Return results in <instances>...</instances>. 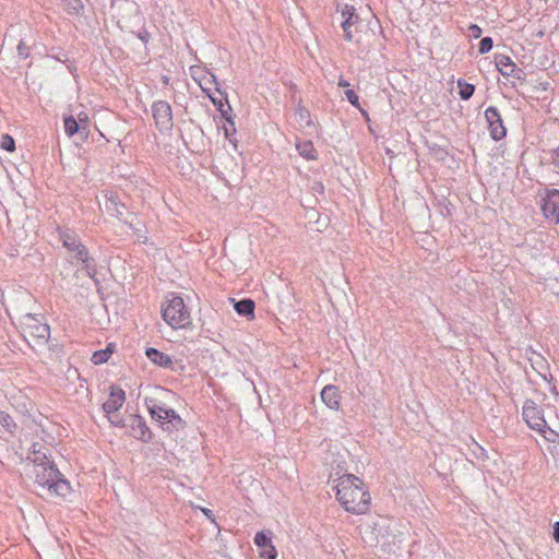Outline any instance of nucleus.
<instances>
[{"label": "nucleus", "mask_w": 559, "mask_h": 559, "mask_svg": "<svg viewBox=\"0 0 559 559\" xmlns=\"http://www.w3.org/2000/svg\"><path fill=\"white\" fill-rule=\"evenodd\" d=\"M336 499L343 508L354 514H364L370 504V493L364 488L360 478L353 474H345L338 478L336 485Z\"/></svg>", "instance_id": "1"}, {"label": "nucleus", "mask_w": 559, "mask_h": 559, "mask_svg": "<svg viewBox=\"0 0 559 559\" xmlns=\"http://www.w3.org/2000/svg\"><path fill=\"white\" fill-rule=\"evenodd\" d=\"M36 484L46 488L49 493L58 497H67L71 491L68 479L60 473L55 463L39 464L34 468Z\"/></svg>", "instance_id": "2"}, {"label": "nucleus", "mask_w": 559, "mask_h": 559, "mask_svg": "<svg viewBox=\"0 0 559 559\" xmlns=\"http://www.w3.org/2000/svg\"><path fill=\"white\" fill-rule=\"evenodd\" d=\"M24 338L31 337L35 345L44 346L48 343L50 336V326L44 322L41 314L26 313L20 319Z\"/></svg>", "instance_id": "3"}, {"label": "nucleus", "mask_w": 559, "mask_h": 559, "mask_svg": "<svg viewBox=\"0 0 559 559\" xmlns=\"http://www.w3.org/2000/svg\"><path fill=\"white\" fill-rule=\"evenodd\" d=\"M162 317L171 328H185L191 323L190 311L182 297L173 295L167 305L162 307Z\"/></svg>", "instance_id": "4"}, {"label": "nucleus", "mask_w": 559, "mask_h": 559, "mask_svg": "<svg viewBox=\"0 0 559 559\" xmlns=\"http://www.w3.org/2000/svg\"><path fill=\"white\" fill-rule=\"evenodd\" d=\"M152 115L155 126L160 133H167L174 128L173 109L166 100H155L152 104Z\"/></svg>", "instance_id": "5"}, {"label": "nucleus", "mask_w": 559, "mask_h": 559, "mask_svg": "<svg viewBox=\"0 0 559 559\" xmlns=\"http://www.w3.org/2000/svg\"><path fill=\"white\" fill-rule=\"evenodd\" d=\"M59 239L62 242V246L70 252L73 253V258L79 261L84 257L88 249L86 246L80 240L78 234L70 228H61L58 227Z\"/></svg>", "instance_id": "6"}, {"label": "nucleus", "mask_w": 559, "mask_h": 559, "mask_svg": "<svg viewBox=\"0 0 559 559\" xmlns=\"http://www.w3.org/2000/svg\"><path fill=\"white\" fill-rule=\"evenodd\" d=\"M522 416L528 427L536 431L543 432L544 428L547 427L543 409L533 400L524 402Z\"/></svg>", "instance_id": "7"}, {"label": "nucleus", "mask_w": 559, "mask_h": 559, "mask_svg": "<svg viewBox=\"0 0 559 559\" xmlns=\"http://www.w3.org/2000/svg\"><path fill=\"white\" fill-rule=\"evenodd\" d=\"M485 118L488 123L490 138L493 141H500L507 135V128L503 123L500 111L495 106H489L485 110Z\"/></svg>", "instance_id": "8"}, {"label": "nucleus", "mask_w": 559, "mask_h": 559, "mask_svg": "<svg viewBox=\"0 0 559 559\" xmlns=\"http://www.w3.org/2000/svg\"><path fill=\"white\" fill-rule=\"evenodd\" d=\"M540 209H542L544 216L548 221H551L555 224L559 223V190L558 189L547 190L546 197L543 199Z\"/></svg>", "instance_id": "9"}, {"label": "nucleus", "mask_w": 559, "mask_h": 559, "mask_svg": "<svg viewBox=\"0 0 559 559\" xmlns=\"http://www.w3.org/2000/svg\"><path fill=\"white\" fill-rule=\"evenodd\" d=\"M254 544L259 549L262 559H276L277 550L272 544V532L260 531L254 536Z\"/></svg>", "instance_id": "10"}, {"label": "nucleus", "mask_w": 559, "mask_h": 559, "mask_svg": "<svg viewBox=\"0 0 559 559\" xmlns=\"http://www.w3.org/2000/svg\"><path fill=\"white\" fill-rule=\"evenodd\" d=\"M496 66L498 71L503 76H512L520 81H525L526 73L523 69L518 67L510 57L500 55L496 59Z\"/></svg>", "instance_id": "11"}, {"label": "nucleus", "mask_w": 559, "mask_h": 559, "mask_svg": "<svg viewBox=\"0 0 559 559\" xmlns=\"http://www.w3.org/2000/svg\"><path fill=\"white\" fill-rule=\"evenodd\" d=\"M124 401V391L120 386L112 384L109 388V397L103 404V409L107 416L114 415L119 408L122 407Z\"/></svg>", "instance_id": "12"}, {"label": "nucleus", "mask_w": 559, "mask_h": 559, "mask_svg": "<svg viewBox=\"0 0 559 559\" xmlns=\"http://www.w3.org/2000/svg\"><path fill=\"white\" fill-rule=\"evenodd\" d=\"M132 430V436L141 440L142 442L148 443L153 440V433L146 425L145 419L140 415H131L130 423L128 424Z\"/></svg>", "instance_id": "13"}, {"label": "nucleus", "mask_w": 559, "mask_h": 559, "mask_svg": "<svg viewBox=\"0 0 559 559\" xmlns=\"http://www.w3.org/2000/svg\"><path fill=\"white\" fill-rule=\"evenodd\" d=\"M342 15L344 17V21L342 22V28L344 31V39L347 41H353L358 39L355 38L354 33L348 32V27L355 26L359 21L360 17L356 13V10L354 7L346 5L345 9L342 11Z\"/></svg>", "instance_id": "14"}, {"label": "nucleus", "mask_w": 559, "mask_h": 559, "mask_svg": "<svg viewBox=\"0 0 559 559\" xmlns=\"http://www.w3.org/2000/svg\"><path fill=\"white\" fill-rule=\"evenodd\" d=\"M163 421L164 424H159V426L164 431H167L168 433L183 429L186 426V421L180 417V415L175 409L169 407L164 414Z\"/></svg>", "instance_id": "15"}, {"label": "nucleus", "mask_w": 559, "mask_h": 559, "mask_svg": "<svg viewBox=\"0 0 559 559\" xmlns=\"http://www.w3.org/2000/svg\"><path fill=\"white\" fill-rule=\"evenodd\" d=\"M64 122V132L69 138L73 135H78L81 140H86L90 134V129H86L85 126L81 124L76 118L72 115L66 116L63 118Z\"/></svg>", "instance_id": "16"}, {"label": "nucleus", "mask_w": 559, "mask_h": 559, "mask_svg": "<svg viewBox=\"0 0 559 559\" xmlns=\"http://www.w3.org/2000/svg\"><path fill=\"white\" fill-rule=\"evenodd\" d=\"M321 400L329 408L337 411L341 406L338 388L332 384L325 385L321 391Z\"/></svg>", "instance_id": "17"}, {"label": "nucleus", "mask_w": 559, "mask_h": 559, "mask_svg": "<svg viewBox=\"0 0 559 559\" xmlns=\"http://www.w3.org/2000/svg\"><path fill=\"white\" fill-rule=\"evenodd\" d=\"M145 355L154 365L166 369H174V361L169 355L154 347H147L145 350Z\"/></svg>", "instance_id": "18"}, {"label": "nucleus", "mask_w": 559, "mask_h": 559, "mask_svg": "<svg viewBox=\"0 0 559 559\" xmlns=\"http://www.w3.org/2000/svg\"><path fill=\"white\" fill-rule=\"evenodd\" d=\"M144 404L147 407V411L152 419H154L158 424H164L163 417L168 407L164 403L158 402L154 397H145Z\"/></svg>", "instance_id": "19"}, {"label": "nucleus", "mask_w": 559, "mask_h": 559, "mask_svg": "<svg viewBox=\"0 0 559 559\" xmlns=\"http://www.w3.org/2000/svg\"><path fill=\"white\" fill-rule=\"evenodd\" d=\"M78 262L83 264V269L86 274L93 280L94 284L98 287L100 285V281L96 277L97 273V263L96 260L90 255V251L82 257Z\"/></svg>", "instance_id": "20"}, {"label": "nucleus", "mask_w": 559, "mask_h": 559, "mask_svg": "<svg viewBox=\"0 0 559 559\" xmlns=\"http://www.w3.org/2000/svg\"><path fill=\"white\" fill-rule=\"evenodd\" d=\"M296 150L307 160H316L318 158L317 150L310 140L297 141Z\"/></svg>", "instance_id": "21"}, {"label": "nucleus", "mask_w": 559, "mask_h": 559, "mask_svg": "<svg viewBox=\"0 0 559 559\" xmlns=\"http://www.w3.org/2000/svg\"><path fill=\"white\" fill-rule=\"evenodd\" d=\"M254 301L250 298H243L239 301H235L234 309L235 311L242 317L253 318L254 317Z\"/></svg>", "instance_id": "22"}, {"label": "nucleus", "mask_w": 559, "mask_h": 559, "mask_svg": "<svg viewBox=\"0 0 559 559\" xmlns=\"http://www.w3.org/2000/svg\"><path fill=\"white\" fill-rule=\"evenodd\" d=\"M193 79L198 81L200 87L214 85L215 91L219 95H225V92L221 90L219 83L217 82L216 76L212 72L201 71V75L198 78L193 75Z\"/></svg>", "instance_id": "23"}, {"label": "nucleus", "mask_w": 559, "mask_h": 559, "mask_svg": "<svg viewBox=\"0 0 559 559\" xmlns=\"http://www.w3.org/2000/svg\"><path fill=\"white\" fill-rule=\"evenodd\" d=\"M295 117L301 128L313 126L310 111L301 105L300 98L298 99L297 106L295 108Z\"/></svg>", "instance_id": "24"}, {"label": "nucleus", "mask_w": 559, "mask_h": 559, "mask_svg": "<svg viewBox=\"0 0 559 559\" xmlns=\"http://www.w3.org/2000/svg\"><path fill=\"white\" fill-rule=\"evenodd\" d=\"M105 206L107 212L111 213L118 219H122L124 205L120 202L118 195L110 194V197L107 198Z\"/></svg>", "instance_id": "25"}, {"label": "nucleus", "mask_w": 559, "mask_h": 559, "mask_svg": "<svg viewBox=\"0 0 559 559\" xmlns=\"http://www.w3.org/2000/svg\"><path fill=\"white\" fill-rule=\"evenodd\" d=\"M63 8L71 15H79L84 9L82 0H61Z\"/></svg>", "instance_id": "26"}, {"label": "nucleus", "mask_w": 559, "mask_h": 559, "mask_svg": "<svg viewBox=\"0 0 559 559\" xmlns=\"http://www.w3.org/2000/svg\"><path fill=\"white\" fill-rule=\"evenodd\" d=\"M457 85H459V95H460V98L462 100H468L474 92H475V86L471 83H467L466 81H464L463 79H460L457 81Z\"/></svg>", "instance_id": "27"}, {"label": "nucleus", "mask_w": 559, "mask_h": 559, "mask_svg": "<svg viewBox=\"0 0 559 559\" xmlns=\"http://www.w3.org/2000/svg\"><path fill=\"white\" fill-rule=\"evenodd\" d=\"M427 147L429 150V153L437 160L443 162L447 158V156L449 155L447 148L437 143H428L427 142Z\"/></svg>", "instance_id": "28"}, {"label": "nucleus", "mask_w": 559, "mask_h": 559, "mask_svg": "<svg viewBox=\"0 0 559 559\" xmlns=\"http://www.w3.org/2000/svg\"><path fill=\"white\" fill-rule=\"evenodd\" d=\"M33 457L31 459L34 463V468L39 467V464H51L52 461L48 460V456L45 452L41 451H32Z\"/></svg>", "instance_id": "29"}, {"label": "nucleus", "mask_w": 559, "mask_h": 559, "mask_svg": "<svg viewBox=\"0 0 559 559\" xmlns=\"http://www.w3.org/2000/svg\"><path fill=\"white\" fill-rule=\"evenodd\" d=\"M224 97V100L226 102V106L223 108V111H219L221 116L229 123V126H233V131L236 132L235 123L233 120V117L230 116L231 107L227 99V93L225 92V95H222Z\"/></svg>", "instance_id": "30"}, {"label": "nucleus", "mask_w": 559, "mask_h": 559, "mask_svg": "<svg viewBox=\"0 0 559 559\" xmlns=\"http://www.w3.org/2000/svg\"><path fill=\"white\" fill-rule=\"evenodd\" d=\"M0 147L7 152H14L15 151L14 139L8 133L2 134L1 140H0Z\"/></svg>", "instance_id": "31"}, {"label": "nucleus", "mask_w": 559, "mask_h": 559, "mask_svg": "<svg viewBox=\"0 0 559 559\" xmlns=\"http://www.w3.org/2000/svg\"><path fill=\"white\" fill-rule=\"evenodd\" d=\"M0 425L5 428L7 431L13 432V428L16 427L14 420L7 412H0Z\"/></svg>", "instance_id": "32"}, {"label": "nucleus", "mask_w": 559, "mask_h": 559, "mask_svg": "<svg viewBox=\"0 0 559 559\" xmlns=\"http://www.w3.org/2000/svg\"><path fill=\"white\" fill-rule=\"evenodd\" d=\"M492 47H493L492 38L489 36L483 37L478 45V52L480 55H485V53L489 52L492 49Z\"/></svg>", "instance_id": "33"}, {"label": "nucleus", "mask_w": 559, "mask_h": 559, "mask_svg": "<svg viewBox=\"0 0 559 559\" xmlns=\"http://www.w3.org/2000/svg\"><path fill=\"white\" fill-rule=\"evenodd\" d=\"M109 359L108 354L105 353L103 349L95 350L91 357V361L94 365H102L107 362Z\"/></svg>", "instance_id": "34"}, {"label": "nucleus", "mask_w": 559, "mask_h": 559, "mask_svg": "<svg viewBox=\"0 0 559 559\" xmlns=\"http://www.w3.org/2000/svg\"><path fill=\"white\" fill-rule=\"evenodd\" d=\"M16 50L19 57L22 59H27L31 56V47L24 40H20Z\"/></svg>", "instance_id": "35"}, {"label": "nucleus", "mask_w": 559, "mask_h": 559, "mask_svg": "<svg viewBox=\"0 0 559 559\" xmlns=\"http://www.w3.org/2000/svg\"><path fill=\"white\" fill-rule=\"evenodd\" d=\"M345 96L352 106H354L355 108H359V96L356 94L354 90H346Z\"/></svg>", "instance_id": "36"}, {"label": "nucleus", "mask_w": 559, "mask_h": 559, "mask_svg": "<svg viewBox=\"0 0 559 559\" xmlns=\"http://www.w3.org/2000/svg\"><path fill=\"white\" fill-rule=\"evenodd\" d=\"M210 100L216 107V109L218 111H223V108L226 106V102L224 100L223 96H221V97L210 96Z\"/></svg>", "instance_id": "37"}, {"label": "nucleus", "mask_w": 559, "mask_h": 559, "mask_svg": "<svg viewBox=\"0 0 559 559\" xmlns=\"http://www.w3.org/2000/svg\"><path fill=\"white\" fill-rule=\"evenodd\" d=\"M468 31H469L471 36H473L474 38H479L483 34L481 28L477 24H472L468 27Z\"/></svg>", "instance_id": "38"}, {"label": "nucleus", "mask_w": 559, "mask_h": 559, "mask_svg": "<svg viewBox=\"0 0 559 559\" xmlns=\"http://www.w3.org/2000/svg\"><path fill=\"white\" fill-rule=\"evenodd\" d=\"M454 209L453 204H451V202H449L448 200L444 201V205H443V209L441 210V214L443 216H451L452 215V210Z\"/></svg>", "instance_id": "39"}, {"label": "nucleus", "mask_w": 559, "mask_h": 559, "mask_svg": "<svg viewBox=\"0 0 559 559\" xmlns=\"http://www.w3.org/2000/svg\"><path fill=\"white\" fill-rule=\"evenodd\" d=\"M76 120H78L81 124L85 126V127H86V129H90V120H88V116H87V114H86V112H83V111H82V112H80V114L78 115Z\"/></svg>", "instance_id": "40"}, {"label": "nucleus", "mask_w": 559, "mask_h": 559, "mask_svg": "<svg viewBox=\"0 0 559 559\" xmlns=\"http://www.w3.org/2000/svg\"><path fill=\"white\" fill-rule=\"evenodd\" d=\"M550 156L555 167L559 168V146L550 151Z\"/></svg>", "instance_id": "41"}, {"label": "nucleus", "mask_w": 559, "mask_h": 559, "mask_svg": "<svg viewBox=\"0 0 559 559\" xmlns=\"http://www.w3.org/2000/svg\"><path fill=\"white\" fill-rule=\"evenodd\" d=\"M138 38L146 44L151 37V34L146 29H142L136 34Z\"/></svg>", "instance_id": "42"}, {"label": "nucleus", "mask_w": 559, "mask_h": 559, "mask_svg": "<svg viewBox=\"0 0 559 559\" xmlns=\"http://www.w3.org/2000/svg\"><path fill=\"white\" fill-rule=\"evenodd\" d=\"M108 419H109V421H110L114 426H117V427H124V426H127V424L124 423V420H122V419H117V416H114V417H112L111 415H109V416H108Z\"/></svg>", "instance_id": "43"}, {"label": "nucleus", "mask_w": 559, "mask_h": 559, "mask_svg": "<svg viewBox=\"0 0 559 559\" xmlns=\"http://www.w3.org/2000/svg\"><path fill=\"white\" fill-rule=\"evenodd\" d=\"M552 528V537L557 543H559V521L555 522Z\"/></svg>", "instance_id": "44"}, {"label": "nucleus", "mask_w": 559, "mask_h": 559, "mask_svg": "<svg viewBox=\"0 0 559 559\" xmlns=\"http://www.w3.org/2000/svg\"><path fill=\"white\" fill-rule=\"evenodd\" d=\"M115 349H116V345L114 343H109L103 350L105 353H107L108 357L110 358V356L114 354Z\"/></svg>", "instance_id": "45"}, {"label": "nucleus", "mask_w": 559, "mask_h": 559, "mask_svg": "<svg viewBox=\"0 0 559 559\" xmlns=\"http://www.w3.org/2000/svg\"><path fill=\"white\" fill-rule=\"evenodd\" d=\"M235 132L233 131V126L230 127H225V136L230 141L233 142L231 140V135L234 134Z\"/></svg>", "instance_id": "46"}, {"label": "nucleus", "mask_w": 559, "mask_h": 559, "mask_svg": "<svg viewBox=\"0 0 559 559\" xmlns=\"http://www.w3.org/2000/svg\"><path fill=\"white\" fill-rule=\"evenodd\" d=\"M549 82H539L538 86H535V88H539L542 91H547L549 87Z\"/></svg>", "instance_id": "47"}, {"label": "nucleus", "mask_w": 559, "mask_h": 559, "mask_svg": "<svg viewBox=\"0 0 559 559\" xmlns=\"http://www.w3.org/2000/svg\"><path fill=\"white\" fill-rule=\"evenodd\" d=\"M337 85L340 87H348L349 86V82L341 76L340 80H338Z\"/></svg>", "instance_id": "48"}, {"label": "nucleus", "mask_w": 559, "mask_h": 559, "mask_svg": "<svg viewBox=\"0 0 559 559\" xmlns=\"http://www.w3.org/2000/svg\"><path fill=\"white\" fill-rule=\"evenodd\" d=\"M202 92L206 94V96L210 98V96H214L213 92H212V87L211 86H204V87H201Z\"/></svg>", "instance_id": "49"}, {"label": "nucleus", "mask_w": 559, "mask_h": 559, "mask_svg": "<svg viewBox=\"0 0 559 559\" xmlns=\"http://www.w3.org/2000/svg\"><path fill=\"white\" fill-rule=\"evenodd\" d=\"M202 512H203V514H204L207 519H211L212 521L214 520V519H213V512H212V510L206 509V508H203V509H202Z\"/></svg>", "instance_id": "50"}, {"label": "nucleus", "mask_w": 559, "mask_h": 559, "mask_svg": "<svg viewBox=\"0 0 559 559\" xmlns=\"http://www.w3.org/2000/svg\"><path fill=\"white\" fill-rule=\"evenodd\" d=\"M358 109L360 110L361 115L366 118V120H369V115H368V112H367L365 109H362L360 106H359V108H358Z\"/></svg>", "instance_id": "51"}, {"label": "nucleus", "mask_w": 559, "mask_h": 559, "mask_svg": "<svg viewBox=\"0 0 559 559\" xmlns=\"http://www.w3.org/2000/svg\"><path fill=\"white\" fill-rule=\"evenodd\" d=\"M168 82H169V78H168V76H166V75H164V76H163V83H164V84H168Z\"/></svg>", "instance_id": "52"}, {"label": "nucleus", "mask_w": 559, "mask_h": 559, "mask_svg": "<svg viewBox=\"0 0 559 559\" xmlns=\"http://www.w3.org/2000/svg\"><path fill=\"white\" fill-rule=\"evenodd\" d=\"M296 90H297V86H296L295 84H292V85H290V91L295 93V92H296Z\"/></svg>", "instance_id": "53"}, {"label": "nucleus", "mask_w": 559, "mask_h": 559, "mask_svg": "<svg viewBox=\"0 0 559 559\" xmlns=\"http://www.w3.org/2000/svg\"><path fill=\"white\" fill-rule=\"evenodd\" d=\"M33 451H38L36 448V443L33 444Z\"/></svg>", "instance_id": "54"}]
</instances>
